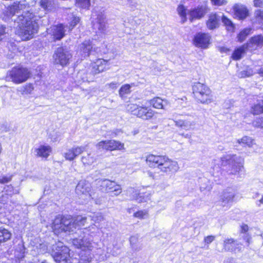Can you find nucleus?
Instances as JSON below:
<instances>
[{
  "mask_svg": "<svg viewBox=\"0 0 263 263\" xmlns=\"http://www.w3.org/2000/svg\"><path fill=\"white\" fill-rule=\"evenodd\" d=\"M87 217L81 215L74 218L70 216H58L54 219L51 227L56 235L62 232L78 233V236L73 238V245L83 250L86 249L90 250L92 238L96 235L98 229L94 224L81 229L87 223Z\"/></svg>",
  "mask_w": 263,
  "mask_h": 263,
  "instance_id": "nucleus-1",
  "label": "nucleus"
},
{
  "mask_svg": "<svg viewBox=\"0 0 263 263\" xmlns=\"http://www.w3.org/2000/svg\"><path fill=\"white\" fill-rule=\"evenodd\" d=\"M27 4L25 2H16L7 8L4 18L14 23L15 33L23 40H28L33 37L39 29L40 17L30 12L24 11Z\"/></svg>",
  "mask_w": 263,
  "mask_h": 263,
  "instance_id": "nucleus-2",
  "label": "nucleus"
},
{
  "mask_svg": "<svg viewBox=\"0 0 263 263\" xmlns=\"http://www.w3.org/2000/svg\"><path fill=\"white\" fill-rule=\"evenodd\" d=\"M146 161L149 167L158 168L160 172L167 174L176 173L179 168L176 161L165 156L148 155L146 157Z\"/></svg>",
  "mask_w": 263,
  "mask_h": 263,
  "instance_id": "nucleus-3",
  "label": "nucleus"
},
{
  "mask_svg": "<svg viewBox=\"0 0 263 263\" xmlns=\"http://www.w3.org/2000/svg\"><path fill=\"white\" fill-rule=\"evenodd\" d=\"M222 164H228L230 167L229 172L231 174H238L240 176L244 174L243 160L242 158L236 155H229L221 159Z\"/></svg>",
  "mask_w": 263,
  "mask_h": 263,
  "instance_id": "nucleus-4",
  "label": "nucleus"
},
{
  "mask_svg": "<svg viewBox=\"0 0 263 263\" xmlns=\"http://www.w3.org/2000/svg\"><path fill=\"white\" fill-rule=\"evenodd\" d=\"M193 92L195 99L201 103H210L213 100L210 89L205 84L198 82L193 86Z\"/></svg>",
  "mask_w": 263,
  "mask_h": 263,
  "instance_id": "nucleus-5",
  "label": "nucleus"
},
{
  "mask_svg": "<svg viewBox=\"0 0 263 263\" xmlns=\"http://www.w3.org/2000/svg\"><path fill=\"white\" fill-rule=\"evenodd\" d=\"M31 76L30 71L26 68L17 66L12 68L7 74V79L18 84L26 82Z\"/></svg>",
  "mask_w": 263,
  "mask_h": 263,
  "instance_id": "nucleus-6",
  "label": "nucleus"
},
{
  "mask_svg": "<svg viewBox=\"0 0 263 263\" xmlns=\"http://www.w3.org/2000/svg\"><path fill=\"white\" fill-rule=\"evenodd\" d=\"M69 251V248L64 246L62 242H59L52 245L50 253L55 262L68 263V261H71Z\"/></svg>",
  "mask_w": 263,
  "mask_h": 263,
  "instance_id": "nucleus-7",
  "label": "nucleus"
},
{
  "mask_svg": "<svg viewBox=\"0 0 263 263\" xmlns=\"http://www.w3.org/2000/svg\"><path fill=\"white\" fill-rule=\"evenodd\" d=\"M71 58L72 54L70 52L63 47L58 48L53 55L54 63L60 65L62 67L67 65Z\"/></svg>",
  "mask_w": 263,
  "mask_h": 263,
  "instance_id": "nucleus-8",
  "label": "nucleus"
},
{
  "mask_svg": "<svg viewBox=\"0 0 263 263\" xmlns=\"http://www.w3.org/2000/svg\"><path fill=\"white\" fill-rule=\"evenodd\" d=\"M97 184L102 191L110 193L111 196H118L122 192L120 185L108 179L98 180Z\"/></svg>",
  "mask_w": 263,
  "mask_h": 263,
  "instance_id": "nucleus-9",
  "label": "nucleus"
},
{
  "mask_svg": "<svg viewBox=\"0 0 263 263\" xmlns=\"http://www.w3.org/2000/svg\"><path fill=\"white\" fill-rule=\"evenodd\" d=\"M90 191L91 184L85 180H80L76 187V194L80 198L84 200V202L91 198Z\"/></svg>",
  "mask_w": 263,
  "mask_h": 263,
  "instance_id": "nucleus-10",
  "label": "nucleus"
},
{
  "mask_svg": "<svg viewBox=\"0 0 263 263\" xmlns=\"http://www.w3.org/2000/svg\"><path fill=\"white\" fill-rule=\"evenodd\" d=\"M98 49L93 47L91 41L86 40L81 43L77 51V54L81 59L88 57L92 52H98Z\"/></svg>",
  "mask_w": 263,
  "mask_h": 263,
  "instance_id": "nucleus-11",
  "label": "nucleus"
},
{
  "mask_svg": "<svg viewBox=\"0 0 263 263\" xmlns=\"http://www.w3.org/2000/svg\"><path fill=\"white\" fill-rule=\"evenodd\" d=\"M211 36L208 33L198 32L193 39V44L197 47L206 49L210 44Z\"/></svg>",
  "mask_w": 263,
  "mask_h": 263,
  "instance_id": "nucleus-12",
  "label": "nucleus"
},
{
  "mask_svg": "<svg viewBox=\"0 0 263 263\" xmlns=\"http://www.w3.org/2000/svg\"><path fill=\"white\" fill-rule=\"evenodd\" d=\"M97 147L100 149H106L108 151L121 150L124 149V144L115 140L102 141L99 142Z\"/></svg>",
  "mask_w": 263,
  "mask_h": 263,
  "instance_id": "nucleus-13",
  "label": "nucleus"
},
{
  "mask_svg": "<svg viewBox=\"0 0 263 263\" xmlns=\"http://www.w3.org/2000/svg\"><path fill=\"white\" fill-rule=\"evenodd\" d=\"M48 34L52 36L54 41H60L65 35L66 30L64 25L59 24L57 25H53L47 29Z\"/></svg>",
  "mask_w": 263,
  "mask_h": 263,
  "instance_id": "nucleus-14",
  "label": "nucleus"
},
{
  "mask_svg": "<svg viewBox=\"0 0 263 263\" xmlns=\"http://www.w3.org/2000/svg\"><path fill=\"white\" fill-rule=\"evenodd\" d=\"M208 8L206 5H199L191 9L188 12L189 19L191 22L194 20H200L208 12Z\"/></svg>",
  "mask_w": 263,
  "mask_h": 263,
  "instance_id": "nucleus-15",
  "label": "nucleus"
},
{
  "mask_svg": "<svg viewBox=\"0 0 263 263\" xmlns=\"http://www.w3.org/2000/svg\"><path fill=\"white\" fill-rule=\"evenodd\" d=\"M97 23L93 24L94 29H97L96 33L102 36L107 33L106 17L103 14H99L97 16Z\"/></svg>",
  "mask_w": 263,
  "mask_h": 263,
  "instance_id": "nucleus-16",
  "label": "nucleus"
},
{
  "mask_svg": "<svg viewBox=\"0 0 263 263\" xmlns=\"http://www.w3.org/2000/svg\"><path fill=\"white\" fill-rule=\"evenodd\" d=\"M85 146H76L73 147L64 153V157L66 160H73L78 156L82 153L85 149Z\"/></svg>",
  "mask_w": 263,
  "mask_h": 263,
  "instance_id": "nucleus-17",
  "label": "nucleus"
},
{
  "mask_svg": "<svg viewBox=\"0 0 263 263\" xmlns=\"http://www.w3.org/2000/svg\"><path fill=\"white\" fill-rule=\"evenodd\" d=\"M235 196L234 191L232 189H227L223 194L221 198V205L222 206H227L233 202Z\"/></svg>",
  "mask_w": 263,
  "mask_h": 263,
  "instance_id": "nucleus-18",
  "label": "nucleus"
},
{
  "mask_svg": "<svg viewBox=\"0 0 263 263\" xmlns=\"http://www.w3.org/2000/svg\"><path fill=\"white\" fill-rule=\"evenodd\" d=\"M235 16L239 20H244L249 15L247 7L242 5L236 4L233 7Z\"/></svg>",
  "mask_w": 263,
  "mask_h": 263,
  "instance_id": "nucleus-19",
  "label": "nucleus"
},
{
  "mask_svg": "<svg viewBox=\"0 0 263 263\" xmlns=\"http://www.w3.org/2000/svg\"><path fill=\"white\" fill-rule=\"evenodd\" d=\"M154 111L152 109L146 107L140 106L137 116L143 120L151 119L154 116Z\"/></svg>",
  "mask_w": 263,
  "mask_h": 263,
  "instance_id": "nucleus-20",
  "label": "nucleus"
},
{
  "mask_svg": "<svg viewBox=\"0 0 263 263\" xmlns=\"http://www.w3.org/2000/svg\"><path fill=\"white\" fill-rule=\"evenodd\" d=\"M220 16L216 13H212L206 22V26L210 30H214L219 27Z\"/></svg>",
  "mask_w": 263,
  "mask_h": 263,
  "instance_id": "nucleus-21",
  "label": "nucleus"
},
{
  "mask_svg": "<svg viewBox=\"0 0 263 263\" xmlns=\"http://www.w3.org/2000/svg\"><path fill=\"white\" fill-rule=\"evenodd\" d=\"M107 61L99 59L92 65L91 72L96 74L104 71L105 69Z\"/></svg>",
  "mask_w": 263,
  "mask_h": 263,
  "instance_id": "nucleus-22",
  "label": "nucleus"
},
{
  "mask_svg": "<svg viewBox=\"0 0 263 263\" xmlns=\"http://www.w3.org/2000/svg\"><path fill=\"white\" fill-rule=\"evenodd\" d=\"M174 122L176 126L185 130L193 129L195 126L194 121L189 120H178Z\"/></svg>",
  "mask_w": 263,
  "mask_h": 263,
  "instance_id": "nucleus-23",
  "label": "nucleus"
},
{
  "mask_svg": "<svg viewBox=\"0 0 263 263\" xmlns=\"http://www.w3.org/2000/svg\"><path fill=\"white\" fill-rule=\"evenodd\" d=\"M51 147L49 145H42L38 148H36L35 152L37 156L47 158L51 152Z\"/></svg>",
  "mask_w": 263,
  "mask_h": 263,
  "instance_id": "nucleus-24",
  "label": "nucleus"
},
{
  "mask_svg": "<svg viewBox=\"0 0 263 263\" xmlns=\"http://www.w3.org/2000/svg\"><path fill=\"white\" fill-rule=\"evenodd\" d=\"M149 104L155 108L164 109V107L167 104V101L159 97H155L149 101Z\"/></svg>",
  "mask_w": 263,
  "mask_h": 263,
  "instance_id": "nucleus-25",
  "label": "nucleus"
},
{
  "mask_svg": "<svg viewBox=\"0 0 263 263\" xmlns=\"http://www.w3.org/2000/svg\"><path fill=\"white\" fill-rule=\"evenodd\" d=\"M130 246L133 250L139 251L141 249V246L139 241V236L135 235L132 236L129 238Z\"/></svg>",
  "mask_w": 263,
  "mask_h": 263,
  "instance_id": "nucleus-26",
  "label": "nucleus"
},
{
  "mask_svg": "<svg viewBox=\"0 0 263 263\" xmlns=\"http://www.w3.org/2000/svg\"><path fill=\"white\" fill-rule=\"evenodd\" d=\"M11 237V233L7 229L0 227V242H5Z\"/></svg>",
  "mask_w": 263,
  "mask_h": 263,
  "instance_id": "nucleus-27",
  "label": "nucleus"
},
{
  "mask_svg": "<svg viewBox=\"0 0 263 263\" xmlns=\"http://www.w3.org/2000/svg\"><path fill=\"white\" fill-rule=\"evenodd\" d=\"M252 29L246 28L242 30L237 35V39L239 42H243L246 37L251 33Z\"/></svg>",
  "mask_w": 263,
  "mask_h": 263,
  "instance_id": "nucleus-28",
  "label": "nucleus"
},
{
  "mask_svg": "<svg viewBox=\"0 0 263 263\" xmlns=\"http://www.w3.org/2000/svg\"><path fill=\"white\" fill-rule=\"evenodd\" d=\"M237 142L244 146H247L248 147H252L254 143L253 140L247 136H244L241 139H238Z\"/></svg>",
  "mask_w": 263,
  "mask_h": 263,
  "instance_id": "nucleus-29",
  "label": "nucleus"
},
{
  "mask_svg": "<svg viewBox=\"0 0 263 263\" xmlns=\"http://www.w3.org/2000/svg\"><path fill=\"white\" fill-rule=\"evenodd\" d=\"M177 12L181 18V23H184L187 20L186 12L185 7L183 5H179L177 7Z\"/></svg>",
  "mask_w": 263,
  "mask_h": 263,
  "instance_id": "nucleus-30",
  "label": "nucleus"
},
{
  "mask_svg": "<svg viewBox=\"0 0 263 263\" xmlns=\"http://www.w3.org/2000/svg\"><path fill=\"white\" fill-rule=\"evenodd\" d=\"M236 244V242L233 239H227L224 241V248L226 250L233 251Z\"/></svg>",
  "mask_w": 263,
  "mask_h": 263,
  "instance_id": "nucleus-31",
  "label": "nucleus"
},
{
  "mask_svg": "<svg viewBox=\"0 0 263 263\" xmlns=\"http://www.w3.org/2000/svg\"><path fill=\"white\" fill-rule=\"evenodd\" d=\"M249 42L251 44H254L257 46H262L263 35L261 34L255 35L250 38Z\"/></svg>",
  "mask_w": 263,
  "mask_h": 263,
  "instance_id": "nucleus-32",
  "label": "nucleus"
},
{
  "mask_svg": "<svg viewBox=\"0 0 263 263\" xmlns=\"http://www.w3.org/2000/svg\"><path fill=\"white\" fill-rule=\"evenodd\" d=\"M245 52V48L242 46L234 51L232 58L234 60H239L242 58V55Z\"/></svg>",
  "mask_w": 263,
  "mask_h": 263,
  "instance_id": "nucleus-33",
  "label": "nucleus"
},
{
  "mask_svg": "<svg viewBox=\"0 0 263 263\" xmlns=\"http://www.w3.org/2000/svg\"><path fill=\"white\" fill-rule=\"evenodd\" d=\"M222 22L223 23L224 25L226 27V29L227 30L229 31H234L235 26L234 24L232 22V21L227 18L226 16L223 15L222 17Z\"/></svg>",
  "mask_w": 263,
  "mask_h": 263,
  "instance_id": "nucleus-34",
  "label": "nucleus"
},
{
  "mask_svg": "<svg viewBox=\"0 0 263 263\" xmlns=\"http://www.w3.org/2000/svg\"><path fill=\"white\" fill-rule=\"evenodd\" d=\"M252 112L254 115H258L263 112V100H260L252 107Z\"/></svg>",
  "mask_w": 263,
  "mask_h": 263,
  "instance_id": "nucleus-35",
  "label": "nucleus"
},
{
  "mask_svg": "<svg viewBox=\"0 0 263 263\" xmlns=\"http://www.w3.org/2000/svg\"><path fill=\"white\" fill-rule=\"evenodd\" d=\"M95 158L88 154L87 156H83L81 159L82 162L84 165H90L95 161Z\"/></svg>",
  "mask_w": 263,
  "mask_h": 263,
  "instance_id": "nucleus-36",
  "label": "nucleus"
},
{
  "mask_svg": "<svg viewBox=\"0 0 263 263\" xmlns=\"http://www.w3.org/2000/svg\"><path fill=\"white\" fill-rule=\"evenodd\" d=\"M140 106L135 104H129L127 105L126 109L133 115L137 116Z\"/></svg>",
  "mask_w": 263,
  "mask_h": 263,
  "instance_id": "nucleus-37",
  "label": "nucleus"
},
{
  "mask_svg": "<svg viewBox=\"0 0 263 263\" xmlns=\"http://www.w3.org/2000/svg\"><path fill=\"white\" fill-rule=\"evenodd\" d=\"M77 5L82 8L88 9L90 5V0H77Z\"/></svg>",
  "mask_w": 263,
  "mask_h": 263,
  "instance_id": "nucleus-38",
  "label": "nucleus"
},
{
  "mask_svg": "<svg viewBox=\"0 0 263 263\" xmlns=\"http://www.w3.org/2000/svg\"><path fill=\"white\" fill-rule=\"evenodd\" d=\"M91 220L95 222L99 223L104 220V216L101 213H94L92 216H90Z\"/></svg>",
  "mask_w": 263,
  "mask_h": 263,
  "instance_id": "nucleus-39",
  "label": "nucleus"
},
{
  "mask_svg": "<svg viewBox=\"0 0 263 263\" xmlns=\"http://www.w3.org/2000/svg\"><path fill=\"white\" fill-rule=\"evenodd\" d=\"M255 17L259 24H263V10H257L254 13Z\"/></svg>",
  "mask_w": 263,
  "mask_h": 263,
  "instance_id": "nucleus-40",
  "label": "nucleus"
},
{
  "mask_svg": "<svg viewBox=\"0 0 263 263\" xmlns=\"http://www.w3.org/2000/svg\"><path fill=\"white\" fill-rule=\"evenodd\" d=\"M130 86L129 84H125L122 86L119 90V94L121 96H123L125 94L130 92Z\"/></svg>",
  "mask_w": 263,
  "mask_h": 263,
  "instance_id": "nucleus-41",
  "label": "nucleus"
},
{
  "mask_svg": "<svg viewBox=\"0 0 263 263\" xmlns=\"http://www.w3.org/2000/svg\"><path fill=\"white\" fill-rule=\"evenodd\" d=\"M92 258L89 255H82L78 263H93Z\"/></svg>",
  "mask_w": 263,
  "mask_h": 263,
  "instance_id": "nucleus-42",
  "label": "nucleus"
},
{
  "mask_svg": "<svg viewBox=\"0 0 263 263\" xmlns=\"http://www.w3.org/2000/svg\"><path fill=\"white\" fill-rule=\"evenodd\" d=\"M147 215V212L146 211H139L134 214V216L140 219H143L146 218Z\"/></svg>",
  "mask_w": 263,
  "mask_h": 263,
  "instance_id": "nucleus-43",
  "label": "nucleus"
},
{
  "mask_svg": "<svg viewBox=\"0 0 263 263\" xmlns=\"http://www.w3.org/2000/svg\"><path fill=\"white\" fill-rule=\"evenodd\" d=\"M253 75V71L251 69L241 71L239 73V77L240 78H245L250 77Z\"/></svg>",
  "mask_w": 263,
  "mask_h": 263,
  "instance_id": "nucleus-44",
  "label": "nucleus"
},
{
  "mask_svg": "<svg viewBox=\"0 0 263 263\" xmlns=\"http://www.w3.org/2000/svg\"><path fill=\"white\" fill-rule=\"evenodd\" d=\"M4 190L7 193L6 195H11L14 193H17V191L16 190L14 191L13 189V186L12 185H7L4 187Z\"/></svg>",
  "mask_w": 263,
  "mask_h": 263,
  "instance_id": "nucleus-45",
  "label": "nucleus"
},
{
  "mask_svg": "<svg viewBox=\"0 0 263 263\" xmlns=\"http://www.w3.org/2000/svg\"><path fill=\"white\" fill-rule=\"evenodd\" d=\"M33 86L32 84H27L24 87L23 92L26 94L31 93L33 90Z\"/></svg>",
  "mask_w": 263,
  "mask_h": 263,
  "instance_id": "nucleus-46",
  "label": "nucleus"
},
{
  "mask_svg": "<svg viewBox=\"0 0 263 263\" xmlns=\"http://www.w3.org/2000/svg\"><path fill=\"white\" fill-rule=\"evenodd\" d=\"M12 178V175L9 176H0V183L5 184L10 182Z\"/></svg>",
  "mask_w": 263,
  "mask_h": 263,
  "instance_id": "nucleus-47",
  "label": "nucleus"
},
{
  "mask_svg": "<svg viewBox=\"0 0 263 263\" xmlns=\"http://www.w3.org/2000/svg\"><path fill=\"white\" fill-rule=\"evenodd\" d=\"M40 5L44 10H47L49 6V0H41Z\"/></svg>",
  "mask_w": 263,
  "mask_h": 263,
  "instance_id": "nucleus-48",
  "label": "nucleus"
},
{
  "mask_svg": "<svg viewBox=\"0 0 263 263\" xmlns=\"http://www.w3.org/2000/svg\"><path fill=\"white\" fill-rule=\"evenodd\" d=\"M215 238V236L212 235L205 237L204 239L205 244L208 245L210 244L212 241L214 240Z\"/></svg>",
  "mask_w": 263,
  "mask_h": 263,
  "instance_id": "nucleus-49",
  "label": "nucleus"
},
{
  "mask_svg": "<svg viewBox=\"0 0 263 263\" xmlns=\"http://www.w3.org/2000/svg\"><path fill=\"white\" fill-rule=\"evenodd\" d=\"M212 3L214 5L221 6L226 4V0H211Z\"/></svg>",
  "mask_w": 263,
  "mask_h": 263,
  "instance_id": "nucleus-50",
  "label": "nucleus"
},
{
  "mask_svg": "<svg viewBox=\"0 0 263 263\" xmlns=\"http://www.w3.org/2000/svg\"><path fill=\"white\" fill-rule=\"evenodd\" d=\"M255 125L263 128V117L256 119Z\"/></svg>",
  "mask_w": 263,
  "mask_h": 263,
  "instance_id": "nucleus-51",
  "label": "nucleus"
},
{
  "mask_svg": "<svg viewBox=\"0 0 263 263\" xmlns=\"http://www.w3.org/2000/svg\"><path fill=\"white\" fill-rule=\"evenodd\" d=\"M254 5L256 7H263V0H254Z\"/></svg>",
  "mask_w": 263,
  "mask_h": 263,
  "instance_id": "nucleus-52",
  "label": "nucleus"
},
{
  "mask_svg": "<svg viewBox=\"0 0 263 263\" xmlns=\"http://www.w3.org/2000/svg\"><path fill=\"white\" fill-rule=\"evenodd\" d=\"M6 28L3 25H0V41L2 40V36L6 33Z\"/></svg>",
  "mask_w": 263,
  "mask_h": 263,
  "instance_id": "nucleus-53",
  "label": "nucleus"
},
{
  "mask_svg": "<svg viewBox=\"0 0 263 263\" xmlns=\"http://www.w3.org/2000/svg\"><path fill=\"white\" fill-rule=\"evenodd\" d=\"M7 199H8V195L6 194H5V195L3 194V195H2V196H0V203L5 204L7 202Z\"/></svg>",
  "mask_w": 263,
  "mask_h": 263,
  "instance_id": "nucleus-54",
  "label": "nucleus"
},
{
  "mask_svg": "<svg viewBox=\"0 0 263 263\" xmlns=\"http://www.w3.org/2000/svg\"><path fill=\"white\" fill-rule=\"evenodd\" d=\"M80 21V18L78 17H73V20L70 23V26L72 27H74Z\"/></svg>",
  "mask_w": 263,
  "mask_h": 263,
  "instance_id": "nucleus-55",
  "label": "nucleus"
},
{
  "mask_svg": "<svg viewBox=\"0 0 263 263\" xmlns=\"http://www.w3.org/2000/svg\"><path fill=\"white\" fill-rule=\"evenodd\" d=\"M242 237L244 238V240H245L246 242L249 244L250 243V240L251 238V236L248 233L243 234Z\"/></svg>",
  "mask_w": 263,
  "mask_h": 263,
  "instance_id": "nucleus-56",
  "label": "nucleus"
},
{
  "mask_svg": "<svg viewBox=\"0 0 263 263\" xmlns=\"http://www.w3.org/2000/svg\"><path fill=\"white\" fill-rule=\"evenodd\" d=\"M249 228L247 224H243L241 227V233L243 234L247 233L248 231Z\"/></svg>",
  "mask_w": 263,
  "mask_h": 263,
  "instance_id": "nucleus-57",
  "label": "nucleus"
},
{
  "mask_svg": "<svg viewBox=\"0 0 263 263\" xmlns=\"http://www.w3.org/2000/svg\"><path fill=\"white\" fill-rule=\"evenodd\" d=\"M219 50L221 53H227L228 52L230 51V50L228 48L224 46L219 47Z\"/></svg>",
  "mask_w": 263,
  "mask_h": 263,
  "instance_id": "nucleus-58",
  "label": "nucleus"
},
{
  "mask_svg": "<svg viewBox=\"0 0 263 263\" xmlns=\"http://www.w3.org/2000/svg\"><path fill=\"white\" fill-rule=\"evenodd\" d=\"M211 185H204V184H202L200 186V190L201 191L202 190H207L208 191H210L211 190Z\"/></svg>",
  "mask_w": 263,
  "mask_h": 263,
  "instance_id": "nucleus-59",
  "label": "nucleus"
},
{
  "mask_svg": "<svg viewBox=\"0 0 263 263\" xmlns=\"http://www.w3.org/2000/svg\"><path fill=\"white\" fill-rule=\"evenodd\" d=\"M213 169L214 172H216V173H219L220 170V165L219 164H216L213 167Z\"/></svg>",
  "mask_w": 263,
  "mask_h": 263,
  "instance_id": "nucleus-60",
  "label": "nucleus"
},
{
  "mask_svg": "<svg viewBox=\"0 0 263 263\" xmlns=\"http://www.w3.org/2000/svg\"><path fill=\"white\" fill-rule=\"evenodd\" d=\"M258 73L259 74L260 76L263 77V68H261L258 70Z\"/></svg>",
  "mask_w": 263,
  "mask_h": 263,
  "instance_id": "nucleus-61",
  "label": "nucleus"
},
{
  "mask_svg": "<svg viewBox=\"0 0 263 263\" xmlns=\"http://www.w3.org/2000/svg\"><path fill=\"white\" fill-rule=\"evenodd\" d=\"M180 135H181L183 137H184V138H190V137H191V135L188 134H181Z\"/></svg>",
  "mask_w": 263,
  "mask_h": 263,
  "instance_id": "nucleus-62",
  "label": "nucleus"
},
{
  "mask_svg": "<svg viewBox=\"0 0 263 263\" xmlns=\"http://www.w3.org/2000/svg\"><path fill=\"white\" fill-rule=\"evenodd\" d=\"M258 202L259 203V204L257 203L258 205H259L260 204H263V195L262 196L261 198L259 200H258Z\"/></svg>",
  "mask_w": 263,
  "mask_h": 263,
  "instance_id": "nucleus-63",
  "label": "nucleus"
},
{
  "mask_svg": "<svg viewBox=\"0 0 263 263\" xmlns=\"http://www.w3.org/2000/svg\"><path fill=\"white\" fill-rule=\"evenodd\" d=\"M112 255L116 256L119 254V252L113 251L112 252H110Z\"/></svg>",
  "mask_w": 263,
  "mask_h": 263,
  "instance_id": "nucleus-64",
  "label": "nucleus"
}]
</instances>
